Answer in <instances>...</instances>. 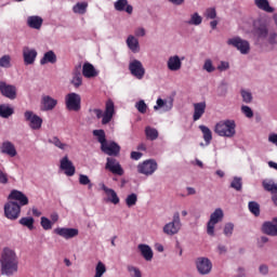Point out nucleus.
Listing matches in <instances>:
<instances>
[{"instance_id": "obj_1", "label": "nucleus", "mask_w": 277, "mask_h": 277, "mask_svg": "<svg viewBox=\"0 0 277 277\" xmlns=\"http://www.w3.org/2000/svg\"><path fill=\"white\" fill-rule=\"evenodd\" d=\"M1 274L3 276H14L18 272V255L16 251L4 248L0 259Z\"/></svg>"}, {"instance_id": "obj_2", "label": "nucleus", "mask_w": 277, "mask_h": 277, "mask_svg": "<svg viewBox=\"0 0 277 277\" xmlns=\"http://www.w3.org/2000/svg\"><path fill=\"white\" fill-rule=\"evenodd\" d=\"M90 114H94L97 118V120H101L102 118V124H109L111 120H114V114H116V108L114 105V101L108 100L105 105V111L103 113V109L101 108H90Z\"/></svg>"}, {"instance_id": "obj_3", "label": "nucleus", "mask_w": 277, "mask_h": 277, "mask_svg": "<svg viewBox=\"0 0 277 277\" xmlns=\"http://www.w3.org/2000/svg\"><path fill=\"white\" fill-rule=\"evenodd\" d=\"M237 123H235V120H222L217 122L214 127V133L216 135H220V137H235V134L237 133Z\"/></svg>"}, {"instance_id": "obj_4", "label": "nucleus", "mask_w": 277, "mask_h": 277, "mask_svg": "<svg viewBox=\"0 0 277 277\" xmlns=\"http://www.w3.org/2000/svg\"><path fill=\"white\" fill-rule=\"evenodd\" d=\"M65 107L67 111H81V95L75 92L65 95Z\"/></svg>"}, {"instance_id": "obj_5", "label": "nucleus", "mask_w": 277, "mask_h": 277, "mask_svg": "<svg viewBox=\"0 0 277 277\" xmlns=\"http://www.w3.org/2000/svg\"><path fill=\"white\" fill-rule=\"evenodd\" d=\"M183 224L181 223V214L179 212H175L173 214V220L170 223H167L163 226V233L164 235H169L170 237L174 235H179V230H181V227Z\"/></svg>"}, {"instance_id": "obj_6", "label": "nucleus", "mask_w": 277, "mask_h": 277, "mask_svg": "<svg viewBox=\"0 0 277 277\" xmlns=\"http://www.w3.org/2000/svg\"><path fill=\"white\" fill-rule=\"evenodd\" d=\"M4 215L8 220H18L21 217V205L16 201H8L4 205Z\"/></svg>"}, {"instance_id": "obj_7", "label": "nucleus", "mask_w": 277, "mask_h": 277, "mask_svg": "<svg viewBox=\"0 0 277 277\" xmlns=\"http://www.w3.org/2000/svg\"><path fill=\"white\" fill-rule=\"evenodd\" d=\"M227 44L237 49V51H239L242 55H248V53H250V42L241 39V37L228 39Z\"/></svg>"}, {"instance_id": "obj_8", "label": "nucleus", "mask_w": 277, "mask_h": 277, "mask_svg": "<svg viewBox=\"0 0 277 277\" xmlns=\"http://www.w3.org/2000/svg\"><path fill=\"white\" fill-rule=\"evenodd\" d=\"M223 217H224V211H222V209H220V208L216 209L210 215V220L207 225L208 235H210L211 237H213V235H215V224H217L219 222H222Z\"/></svg>"}, {"instance_id": "obj_9", "label": "nucleus", "mask_w": 277, "mask_h": 277, "mask_svg": "<svg viewBox=\"0 0 277 277\" xmlns=\"http://www.w3.org/2000/svg\"><path fill=\"white\" fill-rule=\"evenodd\" d=\"M157 161L149 159L143 161L142 163H138L137 172L138 174H144L145 176H151V174H155V172H157Z\"/></svg>"}, {"instance_id": "obj_10", "label": "nucleus", "mask_w": 277, "mask_h": 277, "mask_svg": "<svg viewBox=\"0 0 277 277\" xmlns=\"http://www.w3.org/2000/svg\"><path fill=\"white\" fill-rule=\"evenodd\" d=\"M25 121L28 122L30 129L32 131H39V129H42V119L40 116L34 114L31 110H26L24 113Z\"/></svg>"}, {"instance_id": "obj_11", "label": "nucleus", "mask_w": 277, "mask_h": 277, "mask_svg": "<svg viewBox=\"0 0 277 277\" xmlns=\"http://www.w3.org/2000/svg\"><path fill=\"white\" fill-rule=\"evenodd\" d=\"M129 70L131 72L132 77H135V79H144V75H146V69L144 68V65L138 60H133L129 64Z\"/></svg>"}, {"instance_id": "obj_12", "label": "nucleus", "mask_w": 277, "mask_h": 277, "mask_svg": "<svg viewBox=\"0 0 277 277\" xmlns=\"http://www.w3.org/2000/svg\"><path fill=\"white\" fill-rule=\"evenodd\" d=\"M105 170H108V172H111V174H116L117 176H122L124 174V169H122V166L120 164V161L116 158H107Z\"/></svg>"}, {"instance_id": "obj_13", "label": "nucleus", "mask_w": 277, "mask_h": 277, "mask_svg": "<svg viewBox=\"0 0 277 277\" xmlns=\"http://www.w3.org/2000/svg\"><path fill=\"white\" fill-rule=\"evenodd\" d=\"M197 272L201 274V276H207V274H211V269H213V263L209 258H198L196 260Z\"/></svg>"}, {"instance_id": "obj_14", "label": "nucleus", "mask_w": 277, "mask_h": 277, "mask_svg": "<svg viewBox=\"0 0 277 277\" xmlns=\"http://www.w3.org/2000/svg\"><path fill=\"white\" fill-rule=\"evenodd\" d=\"M101 150L109 157H118L120 155V145L114 141L106 142L101 146Z\"/></svg>"}, {"instance_id": "obj_15", "label": "nucleus", "mask_w": 277, "mask_h": 277, "mask_svg": "<svg viewBox=\"0 0 277 277\" xmlns=\"http://www.w3.org/2000/svg\"><path fill=\"white\" fill-rule=\"evenodd\" d=\"M262 233L268 237H277V216L262 224Z\"/></svg>"}, {"instance_id": "obj_16", "label": "nucleus", "mask_w": 277, "mask_h": 277, "mask_svg": "<svg viewBox=\"0 0 277 277\" xmlns=\"http://www.w3.org/2000/svg\"><path fill=\"white\" fill-rule=\"evenodd\" d=\"M55 235L63 237V239H72L79 235V229L68 227H57L54 229Z\"/></svg>"}, {"instance_id": "obj_17", "label": "nucleus", "mask_w": 277, "mask_h": 277, "mask_svg": "<svg viewBox=\"0 0 277 277\" xmlns=\"http://www.w3.org/2000/svg\"><path fill=\"white\" fill-rule=\"evenodd\" d=\"M0 92L2 96H5V98H10L11 101L16 98V87L12 84L0 81Z\"/></svg>"}, {"instance_id": "obj_18", "label": "nucleus", "mask_w": 277, "mask_h": 277, "mask_svg": "<svg viewBox=\"0 0 277 277\" xmlns=\"http://www.w3.org/2000/svg\"><path fill=\"white\" fill-rule=\"evenodd\" d=\"M9 199L19 202V207H26V205H29V198H27V195L23 194L21 190L13 189L9 195Z\"/></svg>"}, {"instance_id": "obj_19", "label": "nucleus", "mask_w": 277, "mask_h": 277, "mask_svg": "<svg viewBox=\"0 0 277 277\" xmlns=\"http://www.w3.org/2000/svg\"><path fill=\"white\" fill-rule=\"evenodd\" d=\"M42 111H53L54 107H57V100L51 97V95H43L41 97Z\"/></svg>"}, {"instance_id": "obj_20", "label": "nucleus", "mask_w": 277, "mask_h": 277, "mask_svg": "<svg viewBox=\"0 0 277 277\" xmlns=\"http://www.w3.org/2000/svg\"><path fill=\"white\" fill-rule=\"evenodd\" d=\"M61 170H64L66 176H75L76 168L72 166V161L65 156L61 160Z\"/></svg>"}, {"instance_id": "obj_21", "label": "nucleus", "mask_w": 277, "mask_h": 277, "mask_svg": "<svg viewBox=\"0 0 277 277\" xmlns=\"http://www.w3.org/2000/svg\"><path fill=\"white\" fill-rule=\"evenodd\" d=\"M23 57H24V64L26 66H30L31 64H34V62H36V57H38V52L29 48H24Z\"/></svg>"}, {"instance_id": "obj_22", "label": "nucleus", "mask_w": 277, "mask_h": 277, "mask_svg": "<svg viewBox=\"0 0 277 277\" xmlns=\"http://www.w3.org/2000/svg\"><path fill=\"white\" fill-rule=\"evenodd\" d=\"M194 115H193V120L196 122L197 120H200L202 116L205 115V111L207 109V103L200 102L194 104Z\"/></svg>"}, {"instance_id": "obj_23", "label": "nucleus", "mask_w": 277, "mask_h": 277, "mask_svg": "<svg viewBox=\"0 0 277 277\" xmlns=\"http://www.w3.org/2000/svg\"><path fill=\"white\" fill-rule=\"evenodd\" d=\"M82 75L87 79H92L94 77H98V71H96V68H94V65L90 63H84L82 66Z\"/></svg>"}, {"instance_id": "obj_24", "label": "nucleus", "mask_w": 277, "mask_h": 277, "mask_svg": "<svg viewBox=\"0 0 277 277\" xmlns=\"http://www.w3.org/2000/svg\"><path fill=\"white\" fill-rule=\"evenodd\" d=\"M1 153L3 155H8L9 157H16L17 155L16 147L10 141H5L2 143Z\"/></svg>"}, {"instance_id": "obj_25", "label": "nucleus", "mask_w": 277, "mask_h": 277, "mask_svg": "<svg viewBox=\"0 0 277 277\" xmlns=\"http://www.w3.org/2000/svg\"><path fill=\"white\" fill-rule=\"evenodd\" d=\"M167 66L169 70L176 71V70H181V66H183V63L181 62V58L179 57V55H174L169 57Z\"/></svg>"}, {"instance_id": "obj_26", "label": "nucleus", "mask_w": 277, "mask_h": 277, "mask_svg": "<svg viewBox=\"0 0 277 277\" xmlns=\"http://www.w3.org/2000/svg\"><path fill=\"white\" fill-rule=\"evenodd\" d=\"M42 23H44V19L38 15L28 16L27 18V25L30 29H40L42 27Z\"/></svg>"}, {"instance_id": "obj_27", "label": "nucleus", "mask_w": 277, "mask_h": 277, "mask_svg": "<svg viewBox=\"0 0 277 277\" xmlns=\"http://www.w3.org/2000/svg\"><path fill=\"white\" fill-rule=\"evenodd\" d=\"M57 63V55L53 50H50L44 53L43 57L40 60L41 66H44L45 64H56Z\"/></svg>"}, {"instance_id": "obj_28", "label": "nucleus", "mask_w": 277, "mask_h": 277, "mask_svg": "<svg viewBox=\"0 0 277 277\" xmlns=\"http://www.w3.org/2000/svg\"><path fill=\"white\" fill-rule=\"evenodd\" d=\"M173 103L172 101L163 100L159 97L156 102V106H154V109L157 111L158 109H163V111H170L172 109Z\"/></svg>"}, {"instance_id": "obj_29", "label": "nucleus", "mask_w": 277, "mask_h": 277, "mask_svg": "<svg viewBox=\"0 0 277 277\" xmlns=\"http://www.w3.org/2000/svg\"><path fill=\"white\" fill-rule=\"evenodd\" d=\"M254 4L259 10L267 12V14H274L275 9L269 5V0H254Z\"/></svg>"}, {"instance_id": "obj_30", "label": "nucleus", "mask_w": 277, "mask_h": 277, "mask_svg": "<svg viewBox=\"0 0 277 277\" xmlns=\"http://www.w3.org/2000/svg\"><path fill=\"white\" fill-rule=\"evenodd\" d=\"M138 250L145 261H153V249L148 245H138Z\"/></svg>"}, {"instance_id": "obj_31", "label": "nucleus", "mask_w": 277, "mask_h": 277, "mask_svg": "<svg viewBox=\"0 0 277 277\" xmlns=\"http://www.w3.org/2000/svg\"><path fill=\"white\" fill-rule=\"evenodd\" d=\"M102 189L108 196L109 202H111L113 205L120 203V198L118 197V194L116 193V190L108 188L107 186H103Z\"/></svg>"}, {"instance_id": "obj_32", "label": "nucleus", "mask_w": 277, "mask_h": 277, "mask_svg": "<svg viewBox=\"0 0 277 277\" xmlns=\"http://www.w3.org/2000/svg\"><path fill=\"white\" fill-rule=\"evenodd\" d=\"M81 66H79L72 75L71 84L74 88H81L83 84V76L81 75Z\"/></svg>"}, {"instance_id": "obj_33", "label": "nucleus", "mask_w": 277, "mask_h": 277, "mask_svg": "<svg viewBox=\"0 0 277 277\" xmlns=\"http://www.w3.org/2000/svg\"><path fill=\"white\" fill-rule=\"evenodd\" d=\"M127 44L132 53H140V41L130 35L127 39Z\"/></svg>"}, {"instance_id": "obj_34", "label": "nucleus", "mask_w": 277, "mask_h": 277, "mask_svg": "<svg viewBox=\"0 0 277 277\" xmlns=\"http://www.w3.org/2000/svg\"><path fill=\"white\" fill-rule=\"evenodd\" d=\"M199 129L203 135V140L207 146H209V144H211V141L213 140V132H211V129H209V127L207 126H199Z\"/></svg>"}, {"instance_id": "obj_35", "label": "nucleus", "mask_w": 277, "mask_h": 277, "mask_svg": "<svg viewBox=\"0 0 277 277\" xmlns=\"http://www.w3.org/2000/svg\"><path fill=\"white\" fill-rule=\"evenodd\" d=\"M262 186L264 187L265 192L277 194V184H275L273 180H264L262 182Z\"/></svg>"}, {"instance_id": "obj_36", "label": "nucleus", "mask_w": 277, "mask_h": 277, "mask_svg": "<svg viewBox=\"0 0 277 277\" xmlns=\"http://www.w3.org/2000/svg\"><path fill=\"white\" fill-rule=\"evenodd\" d=\"M93 135L96 137L98 144L103 146L107 142V135L105 134V130L100 129V130H93Z\"/></svg>"}, {"instance_id": "obj_37", "label": "nucleus", "mask_w": 277, "mask_h": 277, "mask_svg": "<svg viewBox=\"0 0 277 277\" xmlns=\"http://www.w3.org/2000/svg\"><path fill=\"white\" fill-rule=\"evenodd\" d=\"M248 209L250 213H252V215H254L255 217H259V215H261V205H259V202L249 201Z\"/></svg>"}, {"instance_id": "obj_38", "label": "nucleus", "mask_w": 277, "mask_h": 277, "mask_svg": "<svg viewBox=\"0 0 277 277\" xmlns=\"http://www.w3.org/2000/svg\"><path fill=\"white\" fill-rule=\"evenodd\" d=\"M145 135H146L147 140L155 142V140H157V137H159V131H157V129H155V128L146 127Z\"/></svg>"}, {"instance_id": "obj_39", "label": "nucleus", "mask_w": 277, "mask_h": 277, "mask_svg": "<svg viewBox=\"0 0 277 277\" xmlns=\"http://www.w3.org/2000/svg\"><path fill=\"white\" fill-rule=\"evenodd\" d=\"M14 114V108L5 105V104H1L0 105V116L1 118H10V116H12Z\"/></svg>"}, {"instance_id": "obj_40", "label": "nucleus", "mask_w": 277, "mask_h": 277, "mask_svg": "<svg viewBox=\"0 0 277 277\" xmlns=\"http://www.w3.org/2000/svg\"><path fill=\"white\" fill-rule=\"evenodd\" d=\"M72 10L75 14H85L88 12V2H78Z\"/></svg>"}, {"instance_id": "obj_41", "label": "nucleus", "mask_w": 277, "mask_h": 277, "mask_svg": "<svg viewBox=\"0 0 277 277\" xmlns=\"http://www.w3.org/2000/svg\"><path fill=\"white\" fill-rule=\"evenodd\" d=\"M48 142L49 144H53L54 146H56V148H60L61 150H65V148L68 147V145L66 143H62V141L57 136H53L52 138L48 140Z\"/></svg>"}, {"instance_id": "obj_42", "label": "nucleus", "mask_w": 277, "mask_h": 277, "mask_svg": "<svg viewBox=\"0 0 277 277\" xmlns=\"http://www.w3.org/2000/svg\"><path fill=\"white\" fill-rule=\"evenodd\" d=\"M34 217L28 216V217H22L19 220V224L22 226H26V228H29V230H34Z\"/></svg>"}, {"instance_id": "obj_43", "label": "nucleus", "mask_w": 277, "mask_h": 277, "mask_svg": "<svg viewBox=\"0 0 277 277\" xmlns=\"http://www.w3.org/2000/svg\"><path fill=\"white\" fill-rule=\"evenodd\" d=\"M126 205L129 208L135 207L137 205V195L135 193L128 195L126 198Z\"/></svg>"}, {"instance_id": "obj_44", "label": "nucleus", "mask_w": 277, "mask_h": 277, "mask_svg": "<svg viewBox=\"0 0 277 277\" xmlns=\"http://www.w3.org/2000/svg\"><path fill=\"white\" fill-rule=\"evenodd\" d=\"M269 31L267 30V26L261 25L260 27L256 28V35L258 38L264 40V38H267Z\"/></svg>"}, {"instance_id": "obj_45", "label": "nucleus", "mask_w": 277, "mask_h": 277, "mask_svg": "<svg viewBox=\"0 0 277 277\" xmlns=\"http://www.w3.org/2000/svg\"><path fill=\"white\" fill-rule=\"evenodd\" d=\"M11 62L12 57L10 55H3L2 57H0V67L10 68L12 66Z\"/></svg>"}, {"instance_id": "obj_46", "label": "nucleus", "mask_w": 277, "mask_h": 277, "mask_svg": "<svg viewBox=\"0 0 277 277\" xmlns=\"http://www.w3.org/2000/svg\"><path fill=\"white\" fill-rule=\"evenodd\" d=\"M107 272V267L104 265L103 262H98L95 267V277H103V274Z\"/></svg>"}, {"instance_id": "obj_47", "label": "nucleus", "mask_w": 277, "mask_h": 277, "mask_svg": "<svg viewBox=\"0 0 277 277\" xmlns=\"http://www.w3.org/2000/svg\"><path fill=\"white\" fill-rule=\"evenodd\" d=\"M79 184L80 185H88L89 189H92V187H93L92 181H90V177L85 174H80L79 175Z\"/></svg>"}, {"instance_id": "obj_48", "label": "nucleus", "mask_w": 277, "mask_h": 277, "mask_svg": "<svg viewBox=\"0 0 277 277\" xmlns=\"http://www.w3.org/2000/svg\"><path fill=\"white\" fill-rule=\"evenodd\" d=\"M267 42L271 45V51H274V48L277 47V34L276 32H269Z\"/></svg>"}, {"instance_id": "obj_49", "label": "nucleus", "mask_w": 277, "mask_h": 277, "mask_svg": "<svg viewBox=\"0 0 277 277\" xmlns=\"http://www.w3.org/2000/svg\"><path fill=\"white\" fill-rule=\"evenodd\" d=\"M41 226L43 230H51L53 228V222L51 220L47 219V216L41 217Z\"/></svg>"}, {"instance_id": "obj_50", "label": "nucleus", "mask_w": 277, "mask_h": 277, "mask_svg": "<svg viewBox=\"0 0 277 277\" xmlns=\"http://www.w3.org/2000/svg\"><path fill=\"white\" fill-rule=\"evenodd\" d=\"M202 17L198 13H194L190 17V21H188V25H201Z\"/></svg>"}, {"instance_id": "obj_51", "label": "nucleus", "mask_w": 277, "mask_h": 277, "mask_svg": "<svg viewBox=\"0 0 277 277\" xmlns=\"http://www.w3.org/2000/svg\"><path fill=\"white\" fill-rule=\"evenodd\" d=\"M230 187L233 189H236V192H241L242 188V183H241V179L240 177H235L232 183H230Z\"/></svg>"}, {"instance_id": "obj_52", "label": "nucleus", "mask_w": 277, "mask_h": 277, "mask_svg": "<svg viewBox=\"0 0 277 277\" xmlns=\"http://www.w3.org/2000/svg\"><path fill=\"white\" fill-rule=\"evenodd\" d=\"M128 3V0H118L115 2V10H117V12H124L126 5Z\"/></svg>"}, {"instance_id": "obj_53", "label": "nucleus", "mask_w": 277, "mask_h": 277, "mask_svg": "<svg viewBox=\"0 0 277 277\" xmlns=\"http://www.w3.org/2000/svg\"><path fill=\"white\" fill-rule=\"evenodd\" d=\"M128 272L130 274L131 277H142V272L140 271V268L135 267V266H128Z\"/></svg>"}, {"instance_id": "obj_54", "label": "nucleus", "mask_w": 277, "mask_h": 277, "mask_svg": "<svg viewBox=\"0 0 277 277\" xmlns=\"http://www.w3.org/2000/svg\"><path fill=\"white\" fill-rule=\"evenodd\" d=\"M240 94L242 96L243 103H252V93L250 91L241 90Z\"/></svg>"}, {"instance_id": "obj_55", "label": "nucleus", "mask_w": 277, "mask_h": 277, "mask_svg": "<svg viewBox=\"0 0 277 277\" xmlns=\"http://www.w3.org/2000/svg\"><path fill=\"white\" fill-rule=\"evenodd\" d=\"M203 70H206V72H215V66H213V62L211 60H206Z\"/></svg>"}, {"instance_id": "obj_56", "label": "nucleus", "mask_w": 277, "mask_h": 277, "mask_svg": "<svg viewBox=\"0 0 277 277\" xmlns=\"http://www.w3.org/2000/svg\"><path fill=\"white\" fill-rule=\"evenodd\" d=\"M135 107L137 111H140V114H146V110L148 109V106L146 105V102H144V100L138 101Z\"/></svg>"}, {"instance_id": "obj_57", "label": "nucleus", "mask_w": 277, "mask_h": 277, "mask_svg": "<svg viewBox=\"0 0 277 277\" xmlns=\"http://www.w3.org/2000/svg\"><path fill=\"white\" fill-rule=\"evenodd\" d=\"M205 16L206 18H210V19L216 18L217 12L215 11V8L207 9L205 12Z\"/></svg>"}, {"instance_id": "obj_58", "label": "nucleus", "mask_w": 277, "mask_h": 277, "mask_svg": "<svg viewBox=\"0 0 277 277\" xmlns=\"http://www.w3.org/2000/svg\"><path fill=\"white\" fill-rule=\"evenodd\" d=\"M241 111L247 118H254V111L249 106H241Z\"/></svg>"}, {"instance_id": "obj_59", "label": "nucleus", "mask_w": 277, "mask_h": 277, "mask_svg": "<svg viewBox=\"0 0 277 277\" xmlns=\"http://www.w3.org/2000/svg\"><path fill=\"white\" fill-rule=\"evenodd\" d=\"M233 230H235V225L233 223H227L224 227V235H226V237H230V235H233Z\"/></svg>"}, {"instance_id": "obj_60", "label": "nucleus", "mask_w": 277, "mask_h": 277, "mask_svg": "<svg viewBox=\"0 0 277 277\" xmlns=\"http://www.w3.org/2000/svg\"><path fill=\"white\" fill-rule=\"evenodd\" d=\"M8 183H9L8 173L0 171V185H8Z\"/></svg>"}, {"instance_id": "obj_61", "label": "nucleus", "mask_w": 277, "mask_h": 277, "mask_svg": "<svg viewBox=\"0 0 277 277\" xmlns=\"http://www.w3.org/2000/svg\"><path fill=\"white\" fill-rule=\"evenodd\" d=\"M228 68H230V65L228 64V62L224 61H222L217 66V70H220L221 72H224V70H228Z\"/></svg>"}, {"instance_id": "obj_62", "label": "nucleus", "mask_w": 277, "mask_h": 277, "mask_svg": "<svg viewBox=\"0 0 277 277\" xmlns=\"http://www.w3.org/2000/svg\"><path fill=\"white\" fill-rule=\"evenodd\" d=\"M143 154L140 151H132L130 157L131 159H133L134 161H140V159H142Z\"/></svg>"}, {"instance_id": "obj_63", "label": "nucleus", "mask_w": 277, "mask_h": 277, "mask_svg": "<svg viewBox=\"0 0 277 277\" xmlns=\"http://www.w3.org/2000/svg\"><path fill=\"white\" fill-rule=\"evenodd\" d=\"M135 36L143 38V36H146V30L144 28H137L135 30Z\"/></svg>"}, {"instance_id": "obj_64", "label": "nucleus", "mask_w": 277, "mask_h": 277, "mask_svg": "<svg viewBox=\"0 0 277 277\" xmlns=\"http://www.w3.org/2000/svg\"><path fill=\"white\" fill-rule=\"evenodd\" d=\"M268 272H269V268L267 267V265L260 266V274H263L265 276L266 274H268Z\"/></svg>"}]
</instances>
